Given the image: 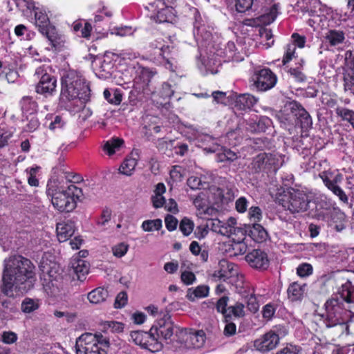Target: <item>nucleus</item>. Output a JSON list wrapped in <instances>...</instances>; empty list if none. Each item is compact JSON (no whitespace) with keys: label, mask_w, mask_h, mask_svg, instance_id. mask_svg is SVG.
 <instances>
[{"label":"nucleus","mask_w":354,"mask_h":354,"mask_svg":"<svg viewBox=\"0 0 354 354\" xmlns=\"http://www.w3.org/2000/svg\"><path fill=\"white\" fill-rule=\"evenodd\" d=\"M313 268L311 264L303 263L299 265L297 268V274L301 277H306L313 274Z\"/></svg>","instance_id":"56"},{"label":"nucleus","mask_w":354,"mask_h":354,"mask_svg":"<svg viewBox=\"0 0 354 354\" xmlns=\"http://www.w3.org/2000/svg\"><path fill=\"white\" fill-rule=\"evenodd\" d=\"M233 319H230V321H226V319L223 318V322L225 324L223 334L225 337H231L236 333V325L234 322Z\"/></svg>","instance_id":"53"},{"label":"nucleus","mask_w":354,"mask_h":354,"mask_svg":"<svg viewBox=\"0 0 354 354\" xmlns=\"http://www.w3.org/2000/svg\"><path fill=\"white\" fill-rule=\"evenodd\" d=\"M279 343V335L270 330L256 339L253 342V346L257 351L266 353L275 348Z\"/></svg>","instance_id":"19"},{"label":"nucleus","mask_w":354,"mask_h":354,"mask_svg":"<svg viewBox=\"0 0 354 354\" xmlns=\"http://www.w3.org/2000/svg\"><path fill=\"white\" fill-rule=\"evenodd\" d=\"M46 194L50 198L54 208L60 212H71L81 201L84 194L82 189L74 183L64 187L58 180H50L46 186Z\"/></svg>","instance_id":"3"},{"label":"nucleus","mask_w":354,"mask_h":354,"mask_svg":"<svg viewBox=\"0 0 354 354\" xmlns=\"http://www.w3.org/2000/svg\"><path fill=\"white\" fill-rule=\"evenodd\" d=\"M193 203L197 209V214L200 217L206 215H212L214 208L209 206L205 194L203 192L199 193L193 201Z\"/></svg>","instance_id":"24"},{"label":"nucleus","mask_w":354,"mask_h":354,"mask_svg":"<svg viewBox=\"0 0 354 354\" xmlns=\"http://www.w3.org/2000/svg\"><path fill=\"white\" fill-rule=\"evenodd\" d=\"M266 172H276L281 166L279 157L275 154L268 153L266 158Z\"/></svg>","instance_id":"42"},{"label":"nucleus","mask_w":354,"mask_h":354,"mask_svg":"<svg viewBox=\"0 0 354 354\" xmlns=\"http://www.w3.org/2000/svg\"><path fill=\"white\" fill-rule=\"evenodd\" d=\"M296 51V48L294 44H288L286 46V50L283 56L282 64L283 65H286L289 63L293 57H295Z\"/></svg>","instance_id":"54"},{"label":"nucleus","mask_w":354,"mask_h":354,"mask_svg":"<svg viewBox=\"0 0 354 354\" xmlns=\"http://www.w3.org/2000/svg\"><path fill=\"white\" fill-rule=\"evenodd\" d=\"M266 158L267 153H260L253 158L251 165L254 172L259 173L261 171L266 172Z\"/></svg>","instance_id":"41"},{"label":"nucleus","mask_w":354,"mask_h":354,"mask_svg":"<svg viewBox=\"0 0 354 354\" xmlns=\"http://www.w3.org/2000/svg\"><path fill=\"white\" fill-rule=\"evenodd\" d=\"M236 230L241 232V237H239V241L244 240L246 236H250L254 242L258 243L266 242L269 238L267 230L259 223L248 225L245 230L240 229Z\"/></svg>","instance_id":"17"},{"label":"nucleus","mask_w":354,"mask_h":354,"mask_svg":"<svg viewBox=\"0 0 354 354\" xmlns=\"http://www.w3.org/2000/svg\"><path fill=\"white\" fill-rule=\"evenodd\" d=\"M46 119L50 120L48 128L53 131L62 129L66 125V121L64 120L63 117L59 115H48Z\"/></svg>","instance_id":"43"},{"label":"nucleus","mask_w":354,"mask_h":354,"mask_svg":"<svg viewBox=\"0 0 354 354\" xmlns=\"http://www.w3.org/2000/svg\"><path fill=\"white\" fill-rule=\"evenodd\" d=\"M344 72L354 73V54L352 50H348L344 53Z\"/></svg>","instance_id":"51"},{"label":"nucleus","mask_w":354,"mask_h":354,"mask_svg":"<svg viewBox=\"0 0 354 354\" xmlns=\"http://www.w3.org/2000/svg\"><path fill=\"white\" fill-rule=\"evenodd\" d=\"M34 16L35 26L39 33L48 39L51 47L55 50H59L64 47L66 37L50 23L46 10L43 8H35Z\"/></svg>","instance_id":"5"},{"label":"nucleus","mask_w":354,"mask_h":354,"mask_svg":"<svg viewBox=\"0 0 354 354\" xmlns=\"http://www.w3.org/2000/svg\"><path fill=\"white\" fill-rule=\"evenodd\" d=\"M344 302L354 303V286L347 281L338 289L337 295L326 300L324 304L325 313L322 315L324 322L327 328L337 327V336L350 334L349 326L347 325L348 310Z\"/></svg>","instance_id":"2"},{"label":"nucleus","mask_w":354,"mask_h":354,"mask_svg":"<svg viewBox=\"0 0 354 354\" xmlns=\"http://www.w3.org/2000/svg\"><path fill=\"white\" fill-rule=\"evenodd\" d=\"M39 307V300L31 298H25L21 303V310L24 313H30Z\"/></svg>","instance_id":"46"},{"label":"nucleus","mask_w":354,"mask_h":354,"mask_svg":"<svg viewBox=\"0 0 354 354\" xmlns=\"http://www.w3.org/2000/svg\"><path fill=\"white\" fill-rule=\"evenodd\" d=\"M124 140L120 138H113L104 142L102 146L103 151L109 156H111L119 151L124 145Z\"/></svg>","instance_id":"31"},{"label":"nucleus","mask_w":354,"mask_h":354,"mask_svg":"<svg viewBox=\"0 0 354 354\" xmlns=\"http://www.w3.org/2000/svg\"><path fill=\"white\" fill-rule=\"evenodd\" d=\"M301 351L299 346L288 344L286 347L279 350L277 354H298Z\"/></svg>","instance_id":"64"},{"label":"nucleus","mask_w":354,"mask_h":354,"mask_svg":"<svg viewBox=\"0 0 354 354\" xmlns=\"http://www.w3.org/2000/svg\"><path fill=\"white\" fill-rule=\"evenodd\" d=\"M328 226L337 232L343 230L345 226V214L338 209L330 212Z\"/></svg>","instance_id":"22"},{"label":"nucleus","mask_w":354,"mask_h":354,"mask_svg":"<svg viewBox=\"0 0 354 354\" xmlns=\"http://www.w3.org/2000/svg\"><path fill=\"white\" fill-rule=\"evenodd\" d=\"M112 17V13L104 10H100L95 15L94 19H90V22L93 24V28L98 32H101L104 30L102 26L107 25Z\"/></svg>","instance_id":"26"},{"label":"nucleus","mask_w":354,"mask_h":354,"mask_svg":"<svg viewBox=\"0 0 354 354\" xmlns=\"http://www.w3.org/2000/svg\"><path fill=\"white\" fill-rule=\"evenodd\" d=\"M304 3L303 10L312 15L315 12V9L319 6V0H301Z\"/></svg>","instance_id":"58"},{"label":"nucleus","mask_w":354,"mask_h":354,"mask_svg":"<svg viewBox=\"0 0 354 354\" xmlns=\"http://www.w3.org/2000/svg\"><path fill=\"white\" fill-rule=\"evenodd\" d=\"M104 330L111 333H122L124 330V324L116 321H106L102 324Z\"/></svg>","instance_id":"48"},{"label":"nucleus","mask_w":354,"mask_h":354,"mask_svg":"<svg viewBox=\"0 0 354 354\" xmlns=\"http://www.w3.org/2000/svg\"><path fill=\"white\" fill-rule=\"evenodd\" d=\"M158 10L151 16V19L156 23H174L176 21L175 10L171 6L165 5L162 0H157L154 2Z\"/></svg>","instance_id":"16"},{"label":"nucleus","mask_w":354,"mask_h":354,"mask_svg":"<svg viewBox=\"0 0 354 354\" xmlns=\"http://www.w3.org/2000/svg\"><path fill=\"white\" fill-rule=\"evenodd\" d=\"M229 297L223 295L216 303V310L221 313L223 319L230 321V319H241L245 317V305L242 302L236 301L234 305L228 306Z\"/></svg>","instance_id":"9"},{"label":"nucleus","mask_w":354,"mask_h":354,"mask_svg":"<svg viewBox=\"0 0 354 354\" xmlns=\"http://www.w3.org/2000/svg\"><path fill=\"white\" fill-rule=\"evenodd\" d=\"M325 39L330 46H335L344 42L345 33L342 30H329L326 34Z\"/></svg>","instance_id":"33"},{"label":"nucleus","mask_w":354,"mask_h":354,"mask_svg":"<svg viewBox=\"0 0 354 354\" xmlns=\"http://www.w3.org/2000/svg\"><path fill=\"white\" fill-rule=\"evenodd\" d=\"M151 93L155 99L158 96L159 98L162 100L160 102L158 101L157 103H159L160 105H164L169 102L170 98L174 95V91L172 89L171 84L167 82H163L157 94L153 91H151Z\"/></svg>","instance_id":"29"},{"label":"nucleus","mask_w":354,"mask_h":354,"mask_svg":"<svg viewBox=\"0 0 354 354\" xmlns=\"http://www.w3.org/2000/svg\"><path fill=\"white\" fill-rule=\"evenodd\" d=\"M276 311L274 305L269 303L265 305L262 309V316L264 319L270 320L272 318Z\"/></svg>","instance_id":"62"},{"label":"nucleus","mask_w":354,"mask_h":354,"mask_svg":"<svg viewBox=\"0 0 354 354\" xmlns=\"http://www.w3.org/2000/svg\"><path fill=\"white\" fill-rule=\"evenodd\" d=\"M209 288L207 285H200L192 291L189 288L187 292V297L190 301H194L195 298H204L209 295Z\"/></svg>","instance_id":"38"},{"label":"nucleus","mask_w":354,"mask_h":354,"mask_svg":"<svg viewBox=\"0 0 354 354\" xmlns=\"http://www.w3.org/2000/svg\"><path fill=\"white\" fill-rule=\"evenodd\" d=\"M130 335L136 344L151 352H158L163 348L162 342L158 341L153 333H151V329L149 332L142 330L132 331Z\"/></svg>","instance_id":"10"},{"label":"nucleus","mask_w":354,"mask_h":354,"mask_svg":"<svg viewBox=\"0 0 354 354\" xmlns=\"http://www.w3.org/2000/svg\"><path fill=\"white\" fill-rule=\"evenodd\" d=\"M271 120L266 116H261L257 120L250 124V129L252 132H265L270 126Z\"/></svg>","instance_id":"37"},{"label":"nucleus","mask_w":354,"mask_h":354,"mask_svg":"<svg viewBox=\"0 0 354 354\" xmlns=\"http://www.w3.org/2000/svg\"><path fill=\"white\" fill-rule=\"evenodd\" d=\"M56 231L59 241L65 242L75 233V223L70 220L58 223L57 224Z\"/></svg>","instance_id":"21"},{"label":"nucleus","mask_w":354,"mask_h":354,"mask_svg":"<svg viewBox=\"0 0 354 354\" xmlns=\"http://www.w3.org/2000/svg\"><path fill=\"white\" fill-rule=\"evenodd\" d=\"M110 342L101 333H85L75 342L76 354H107Z\"/></svg>","instance_id":"6"},{"label":"nucleus","mask_w":354,"mask_h":354,"mask_svg":"<svg viewBox=\"0 0 354 354\" xmlns=\"http://www.w3.org/2000/svg\"><path fill=\"white\" fill-rule=\"evenodd\" d=\"M194 348H201L203 346L206 339V335L203 330H196L190 336Z\"/></svg>","instance_id":"47"},{"label":"nucleus","mask_w":354,"mask_h":354,"mask_svg":"<svg viewBox=\"0 0 354 354\" xmlns=\"http://www.w3.org/2000/svg\"><path fill=\"white\" fill-rule=\"evenodd\" d=\"M306 284L298 282L291 283L287 290L288 297L292 301H301L306 290Z\"/></svg>","instance_id":"27"},{"label":"nucleus","mask_w":354,"mask_h":354,"mask_svg":"<svg viewBox=\"0 0 354 354\" xmlns=\"http://www.w3.org/2000/svg\"><path fill=\"white\" fill-rule=\"evenodd\" d=\"M128 301V296L126 292L122 291L118 294L114 302L115 308H121L124 307Z\"/></svg>","instance_id":"63"},{"label":"nucleus","mask_w":354,"mask_h":354,"mask_svg":"<svg viewBox=\"0 0 354 354\" xmlns=\"http://www.w3.org/2000/svg\"><path fill=\"white\" fill-rule=\"evenodd\" d=\"M19 105L23 113L34 115L38 110V104L32 96H24L20 100Z\"/></svg>","instance_id":"28"},{"label":"nucleus","mask_w":354,"mask_h":354,"mask_svg":"<svg viewBox=\"0 0 354 354\" xmlns=\"http://www.w3.org/2000/svg\"><path fill=\"white\" fill-rule=\"evenodd\" d=\"M109 297L107 289L104 287H97L87 295V299L93 304H99L106 301Z\"/></svg>","instance_id":"30"},{"label":"nucleus","mask_w":354,"mask_h":354,"mask_svg":"<svg viewBox=\"0 0 354 354\" xmlns=\"http://www.w3.org/2000/svg\"><path fill=\"white\" fill-rule=\"evenodd\" d=\"M159 48V54L162 56L163 59H165V67L172 72L176 71V66H174L173 64L169 61L168 57H165V53H168L170 51V47L168 45H162Z\"/></svg>","instance_id":"55"},{"label":"nucleus","mask_w":354,"mask_h":354,"mask_svg":"<svg viewBox=\"0 0 354 354\" xmlns=\"http://www.w3.org/2000/svg\"><path fill=\"white\" fill-rule=\"evenodd\" d=\"M37 281L35 266L21 255L16 257L12 266H6L2 276L1 292L8 297L14 296V290L27 292L34 288Z\"/></svg>","instance_id":"1"},{"label":"nucleus","mask_w":354,"mask_h":354,"mask_svg":"<svg viewBox=\"0 0 354 354\" xmlns=\"http://www.w3.org/2000/svg\"><path fill=\"white\" fill-rule=\"evenodd\" d=\"M288 107L295 118V125L302 130L306 131L311 128L313 120L308 112L298 102L293 100L289 102Z\"/></svg>","instance_id":"14"},{"label":"nucleus","mask_w":354,"mask_h":354,"mask_svg":"<svg viewBox=\"0 0 354 354\" xmlns=\"http://www.w3.org/2000/svg\"><path fill=\"white\" fill-rule=\"evenodd\" d=\"M292 43L290 44H294L295 47L302 48L305 46L306 38L304 35H301L297 32H294L291 35Z\"/></svg>","instance_id":"61"},{"label":"nucleus","mask_w":354,"mask_h":354,"mask_svg":"<svg viewBox=\"0 0 354 354\" xmlns=\"http://www.w3.org/2000/svg\"><path fill=\"white\" fill-rule=\"evenodd\" d=\"M343 87L345 93L354 96V73H343Z\"/></svg>","instance_id":"44"},{"label":"nucleus","mask_w":354,"mask_h":354,"mask_svg":"<svg viewBox=\"0 0 354 354\" xmlns=\"http://www.w3.org/2000/svg\"><path fill=\"white\" fill-rule=\"evenodd\" d=\"M151 329V333L158 341L170 339L174 335V324L170 315L168 313H164Z\"/></svg>","instance_id":"13"},{"label":"nucleus","mask_w":354,"mask_h":354,"mask_svg":"<svg viewBox=\"0 0 354 354\" xmlns=\"http://www.w3.org/2000/svg\"><path fill=\"white\" fill-rule=\"evenodd\" d=\"M277 76L269 68H263L254 72L253 75L254 86L257 90L265 92L272 89L277 82Z\"/></svg>","instance_id":"12"},{"label":"nucleus","mask_w":354,"mask_h":354,"mask_svg":"<svg viewBox=\"0 0 354 354\" xmlns=\"http://www.w3.org/2000/svg\"><path fill=\"white\" fill-rule=\"evenodd\" d=\"M279 6L274 3L272 5L266 12L259 17V19L265 24H270L272 23L278 15Z\"/></svg>","instance_id":"40"},{"label":"nucleus","mask_w":354,"mask_h":354,"mask_svg":"<svg viewBox=\"0 0 354 354\" xmlns=\"http://www.w3.org/2000/svg\"><path fill=\"white\" fill-rule=\"evenodd\" d=\"M74 273L76 274L78 280L83 281L86 275L88 273V263L82 259H77L73 264Z\"/></svg>","instance_id":"35"},{"label":"nucleus","mask_w":354,"mask_h":354,"mask_svg":"<svg viewBox=\"0 0 354 354\" xmlns=\"http://www.w3.org/2000/svg\"><path fill=\"white\" fill-rule=\"evenodd\" d=\"M129 250V245L120 243L112 248L113 254L115 257L120 258L124 256Z\"/></svg>","instance_id":"59"},{"label":"nucleus","mask_w":354,"mask_h":354,"mask_svg":"<svg viewBox=\"0 0 354 354\" xmlns=\"http://www.w3.org/2000/svg\"><path fill=\"white\" fill-rule=\"evenodd\" d=\"M72 30L74 33L81 37L89 39L93 30V25L90 21L80 19L73 23Z\"/></svg>","instance_id":"23"},{"label":"nucleus","mask_w":354,"mask_h":354,"mask_svg":"<svg viewBox=\"0 0 354 354\" xmlns=\"http://www.w3.org/2000/svg\"><path fill=\"white\" fill-rule=\"evenodd\" d=\"M162 226V220L156 218L153 220H146L142 223L141 227L145 232H151L153 230H159Z\"/></svg>","instance_id":"45"},{"label":"nucleus","mask_w":354,"mask_h":354,"mask_svg":"<svg viewBox=\"0 0 354 354\" xmlns=\"http://www.w3.org/2000/svg\"><path fill=\"white\" fill-rule=\"evenodd\" d=\"M236 10L244 13L249 10L253 4L254 0H233Z\"/></svg>","instance_id":"52"},{"label":"nucleus","mask_w":354,"mask_h":354,"mask_svg":"<svg viewBox=\"0 0 354 354\" xmlns=\"http://www.w3.org/2000/svg\"><path fill=\"white\" fill-rule=\"evenodd\" d=\"M277 199L280 205L292 214L306 212L310 202L308 195L304 191L292 187L284 190Z\"/></svg>","instance_id":"8"},{"label":"nucleus","mask_w":354,"mask_h":354,"mask_svg":"<svg viewBox=\"0 0 354 354\" xmlns=\"http://www.w3.org/2000/svg\"><path fill=\"white\" fill-rule=\"evenodd\" d=\"M41 167L39 166H34L30 168L26 169V172L28 174V183L30 186L32 187H38L39 186V180L37 178L36 175L37 172L40 170Z\"/></svg>","instance_id":"49"},{"label":"nucleus","mask_w":354,"mask_h":354,"mask_svg":"<svg viewBox=\"0 0 354 354\" xmlns=\"http://www.w3.org/2000/svg\"><path fill=\"white\" fill-rule=\"evenodd\" d=\"M236 265L226 259H221L218 262V268L214 271L212 277L216 281H225L229 278L236 274L234 270Z\"/></svg>","instance_id":"20"},{"label":"nucleus","mask_w":354,"mask_h":354,"mask_svg":"<svg viewBox=\"0 0 354 354\" xmlns=\"http://www.w3.org/2000/svg\"><path fill=\"white\" fill-rule=\"evenodd\" d=\"M288 73L298 82H304L306 80V76L301 71V65L299 67L290 68Z\"/></svg>","instance_id":"57"},{"label":"nucleus","mask_w":354,"mask_h":354,"mask_svg":"<svg viewBox=\"0 0 354 354\" xmlns=\"http://www.w3.org/2000/svg\"><path fill=\"white\" fill-rule=\"evenodd\" d=\"M37 82L35 84V91L37 94L48 99L54 96L57 93V77L53 74L52 68L43 64L38 66L34 73Z\"/></svg>","instance_id":"7"},{"label":"nucleus","mask_w":354,"mask_h":354,"mask_svg":"<svg viewBox=\"0 0 354 354\" xmlns=\"http://www.w3.org/2000/svg\"><path fill=\"white\" fill-rule=\"evenodd\" d=\"M319 177L328 189L337 196L342 202L348 203V196L339 186L343 180V175L341 173L334 176L333 172L324 171L319 174Z\"/></svg>","instance_id":"11"},{"label":"nucleus","mask_w":354,"mask_h":354,"mask_svg":"<svg viewBox=\"0 0 354 354\" xmlns=\"http://www.w3.org/2000/svg\"><path fill=\"white\" fill-rule=\"evenodd\" d=\"M218 223V230L215 228L214 230L223 234V235H227L228 236L231 235H234L235 237H241V232H239L236 230H245L248 225H245L244 227H234L231 225L226 226L225 223H222L219 220L216 221ZM238 239H236L237 240Z\"/></svg>","instance_id":"34"},{"label":"nucleus","mask_w":354,"mask_h":354,"mask_svg":"<svg viewBox=\"0 0 354 354\" xmlns=\"http://www.w3.org/2000/svg\"><path fill=\"white\" fill-rule=\"evenodd\" d=\"M245 259L251 268L258 270H267L270 264L268 254L260 249L252 250L246 254Z\"/></svg>","instance_id":"18"},{"label":"nucleus","mask_w":354,"mask_h":354,"mask_svg":"<svg viewBox=\"0 0 354 354\" xmlns=\"http://www.w3.org/2000/svg\"><path fill=\"white\" fill-rule=\"evenodd\" d=\"M138 164L137 159L132 157L126 158L122 162L119 171L121 174L126 176H131Z\"/></svg>","instance_id":"39"},{"label":"nucleus","mask_w":354,"mask_h":354,"mask_svg":"<svg viewBox=\"0 0 354 354\" xmlns=\"http://www.w3.org/2000/svg\"><path fill=\"white\" fill-rule=\"evenodd\" d=\"M194 227V222L187 217L183 218L180 222L179 229L185 236H189L193 232Z\"/></svg>","instance_id":"50"},{"label":"nucleus","mask_w":354,"mask_h":354,"mask_svg":"<svg viewBox=\"0 0 354 354\" xmlns=\"http://www.w3.org/2000/svg\"><path fill=\"white\" fill-rule=\"evenodd\" d=\"M60 97L66 101L79 99L85 104L91 98L89 84L80 72L73 69L64 70L61 76Z\"/></svg>","instance_id":"4"},{"label":"nucleus","mask_w":354,"mask_h":354,"mask_svg":"<svg viewBox=\"0 0 354 354\" xmlns=\"http://www.w3.org/2000/svg\"><path fill=\"white\" fill-rule=\"evenodd\" d=\"M19 77L17 70L3 64L0 60V81L6 80L8 83L15 82Z\"/></svg>","instance_id":"32"},{"label":"nucleus","mask_w":354,"mask_h":354,"mask_svg":"<svg viewBox=\"0 0 354 354\" xmlns=\"http://www.w3.org/2000/svg\"><path fill=\"white\" fill-rule=\"evenodd\" d=\"M248 215L250 219L256 223L261 220L262 211L259 207L252 206L249 209Z\"/></svg>","instance_id":"60"},{"label":"nucleus","mask_w":354,"mask_h":354,"mask_svg":"<svg viewBox=\"0 0 354 354\" xmlns=\"http://www.w3.org/2000/svg\"><path fill=\"white\" fill-rule=\"evenodd\" d=\"M254 96L249 93L240 94L236 97L234 106L238 110L245 111L250 109L256 104Z\"/></svg>","instance_id":"25"},{"label":"nucleus","mask_w":354,"mask_h":354,"mask_svg":"<svg viewBox=\"0 0 354 354\" xmlns=\"http://www.w3.org/2000/svg\"><path fill=\"white\" fill-rule=\"evenodd\" d=\"M153 76V73L149 68L139 67L133 80V91L138 94L149 95L151 92L149 83Z\"/></svg>","instance_id":"15"},{"label":"nucleus","mask_w":354,"mask_h":354,"mask_svg":"<svg viewBox=\"0 0 354 354\" xmlns=\"http://www.w3.org/2000/svg\"><path fill=\"white\" fill-rule=\"evenodd\" d=\"M245 293H246L245 291L243 293L242 297L245 299L248 310L253 314L256 313L259 309V304L254 290H249L247 294Z\"/></svg>","instance_id":"36"}]
</instances>
